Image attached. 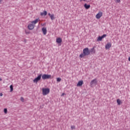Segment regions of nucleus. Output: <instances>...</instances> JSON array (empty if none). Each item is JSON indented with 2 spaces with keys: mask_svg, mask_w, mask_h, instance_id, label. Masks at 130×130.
Instances as JSON below:
<instances>
[{
  "mask_svg": "<svg viewBox=\"0 0 130 130\" xmlns=\"http://www.w3.org/2000/svg\"><path fill=\"white\" fill-rule=\"evenodd\" d=\"M111 47V43H108L106 46H105V48L106 49H109Z\"/></svg>",
  "mask_w": 130,
  "mask_h": 130,
  "instance_id": "nucleus-11",
  "label": "nucleus"
},
{
  "mask_svg": "<svg viewBox=\"0 0 130 130\" xmlns=\"http://www.w3.org/2000/svg\"><path fill=\"white\" fill-rule=\"evenodd\" d=\"M48 16H49V17H50L51 16V14L50 13H48Z\"/></svg>",
  "mask_w": 130,
  "mask_h": 130,
  "instance_id": "nucleus-25",
  "label": "nucleus"
},
{
  "mask_svg": "<svg viewBox=\"0 0 130 130\" xmlns=\"http://www.w3.org/2000/svg\"><path fill=\"white\" fill-rule=\"evenodd\" d=\"M81 1H83L84 2H86V0H81Z\"/></svg>",
  "mask_w": 130,
  "mask_h": 130,
  "instance_id": "nucleus-29",
  "label": "nucleus"
},
{
  "mask_svg": "<svg viewBox=\"0 0 130 130\" xmlns=\"http://www.w3.org/2000/svg\"><path fill=\"white\" fill-rule=\"evenodd\" d=\"M20 100H21V101L22 102H24V98L21 97V98H20Z\"/></svg>",
  "mask_w": 130,
  "mask_h": 130,
  "instance_id": "nucleus-23",
  "label": "nucleus"
},
{
  "mask_svg": "<svg viewBox=\"0 0 130 130\" xmlns=\"http://www.w3.org/2000/svg\"><path fill=\"white\" fill-rule=\"evenodd\" d=\"M71 127L72 129H75V128H76V126H75V125H72Z\"/></svg>",
  "mask_w": 130,
  "mask_h": 130,
  "instance_id": "nucleus-22",
  "label": "nucleus"
},
{
  "mask_svg": "<svg viewBox=\"0 0 130 130\" xmlns=\"http://www.w3.org/2000/svg\"><path fill=\"white\" fill-rule=\"evenodd\" d=\"M0 81H1V78H0Z\"/></svg>",
  "mask_w": 130,
  "mask_h": 130,
  "instance_id": "nucleus-30",
  "label": "nucleus"
},
{
  "mask_svg": "<svg viewBox=\"0 0 130 130\" xmlns=\"http://www.w3.org/2000/svg\"><path fill=\"white\" fill-rule=\"evenodd\" d=\"M89 54H90L89 48H85L83 50V53H81L79 57H80V58H83V57H85L86 55H89Z\"/></svg>",
  "mask_w": 130,
  "mask_h": 130,
  "instance_id": "nucleus-1",
  "label": "nucleus"
},
{
  "mask_svg": "<svg viewBox=\"0 0 130 130\" xmlns=\"http://www.w3.org/2000/svg\"><path fill=\"white\" fill-rule=\"evenodd\" d=\"M1 96H3V93H1Z\"/></svg>",
  "mask_w": 130,
  "mask_h": 130,
  "instance_id": "nucleus-28",
  "label": "nucleus"
},
{
  "mask_svg": "<svg viewBox=\"0 0 130 130\" xmlns=\"http://www.w3.org/2000/svg\"><path fill=\"white\" fill-rule=\"evenodd\" d=\"M50 78H51V75L44 74L42 76V79L43 80H47L48 79H50Z\"/></svg>",
  "mask_w": 130,
  "mask_h": 130,
  "instance_id": "nucleus-4",
  "label": "nucleus"
},
{
  "mask_svg": "<svg viewBox=\"0 0 130 130\" xmlns=\"http://www.w3.org/2000/svg\"><path fill=\"white\" fill-rule=\"evenodd\" d=\"M39 21H40V19L38 18V19H36V20L32 21L31 22V24L32 25H34V26H35V25L36 24H37V23H38V22H39Z\"/></svg>",
  "mask_w": 130,
  "mask_h": 130,
  "instance_id": "nucleus-8",
  "label": "nucleus"
},
{
  "mask_svg": "<svg viewBox=\"0 0 130 130\" xmlns=\"http://www.w3.org/2000/svg\"><path fill=\"white\" fill-rule=\"evenodd\" d=\"M97 83H98V81H97L96 79H93L90 83V86L94 87V86H96Z\"/></svg>",
  "mask_w": 130,
  "mask_h": 130,
  "instance_id": "nucleus-3",
  "label": "nucleus"
},
{
  "mask_svg": "<svg viewBox=\"0 0 130 130\" xmlns=\"http://www.w3.org/2000/svg\"><path fill=\"white\" fill-rule=\"evenodd\" d=\"M42 32L44 34V35H46L47 33V29H46V27H43L42 28Z\"/></svg>",
  "mask_w": 130,
  "mask_h": 130,
  "instance_id": "nucleus-9",
  "label": "nucleus"
},
{
  "mask_svg": "<svg viewBox=\"0 0 130 130\" xmlns=\"http://www.w3.org/2000/svg\"><path fill=\"white\" fill-rule=\"evenodd\" d=\"M117 104H118V105H120V104H121V101H120V100H119V99H118L117 100Z\"/></svg>",
  "mask_w": 130,
  "mask_h": 130,
  "instance_id": "nucleus-16",
  "label": "nucleus"
},
{
  "mask_svg": "<svg viewBox=\"0 0 130 130\" xmlns=\"http://www.w3.org/2000/svg\"><path fill=\"white\" fill-rule=\"evenodd\" d=\"M42 74H40L37 78H36L34 80L33 82L34 83H36V84H37V83H38L39 81H40V80H41V77H42Z\"/></svg>",
  "mask_w": 130,
  "mask_h": 130,
  "instance_id": "nucleus-5",
  "label": "nucleus"
},
{
  "mask_svg": "<svg viewBox=\"0 0 130 130\" xmlns=\"http://www.w3.org/2000/svg\"><path fill=\"white\" fill-rule=\"evenodd\" d=\"M63 95H66V93H62V94H61V96H63Z\"/></svg>",
  "mask_w": 130,
  "mask_h": 130,
  "instance_id": "nucleus-26",
  "label": "nucleus"
},
{
  "mask_svg": "<svg viewBox=\"0 0 130 130\" xmlns=\"http://www.w3.org/2000/svg\"><path fill=\"white\" fill-rule=\"evenodd\" d=\"M115 3H120V0H116V1H115Z\"/></svg>",
  "mask_w": 130,
  "mask_h": 130,
  "instance_id": "nucleus-24",
  "label": "nucleus"
},
{
  "mask_svg": "<svg viewBox=\"0 0 130 130\" xmlns=\"http://www.w3.org/2000/svg\"><path fill=\"white\" fill-rule=\"evenodd\" d=\"M28 28L29 30H33L34 29V25H33L32 23L28 25Z\"/></svg>",
  "mask_w": 130,
  "mask_h": 130,
  "instance_id": "nucleus-12",
  "label": "nucleus"
},
{
  "mask_svg": "<svg viewBox=\"0 0 130 130\" xmlns=\"http://www.w3.org/2000/svg\"><path fill=\"white\" fill-rule=\"evenodd\" d=\"M84 8H85V9H86V10H88V9H90V5H87V4H84Z\"/></svg>",
  "mask_w": 130,
  "mask_h": 130,
  "instance_id": "nucleus-15",
  "label": "nucleus"
},
{
  "mask_svg": "<svg viewBox=\"0 0 130 130\" xmlns=\"http://www.w3.org/2000/svg\"><path fill=\"white\" fill-rule=\"evenodd\" d=\"M4 113H5V114H7V113H8V109H7V108H5L4 110Z\"/></svg>",
  "mask_w": 130,
  "mask_h": 130,
  "instance_id": "nucleus-21",
  "label": "nucleus"
},
{
  "mask_svg": "<svg viewBox=\"0 0 130 130\" xmlns=\"http://www.w3.org/2000/svg\"><path fill=\"white\" fill-rule=\"evenodd\" d=\"M60 81H61V78H60L59 77L56 78V81L58 83H59V82H60Z\"/></svg>",
  "mask_w": 130,
  "mask_h": 130,
  "instance_id": "nucleus-19",
  "label": "nucleus"
},
{
  "mask_svg": "<svg viewBox=\"0 0 130 130\" xmlns=\"http://www.w3.org/2000/svg\"><path fill=\"white\" fill-rule=\"evenodd\" d=\"M62 41V40H61V38H58L56 39V42H57V43H61Z\"/></svg>",
  "mask_w": 130,
  "mask_h": 130,
  "instance_id": "nucleus-13",
  "label": "nucleus"
},
{
  "mask_svg": "<svg viewBox=\"0 0 130 130\" xmlns=\"http://www.w3.org/2000/svg\"><path fill=\"white\" fill-rule=\"evenodd\" d=\"M106 36H107V35L105 34L103 35L101 37L99 36L97 39V41H102V39H103V38H105V37H106Z\"/></svg>",
  "mask_w": 130,
  "mask_h": 130,
  "instance_id": "nucleus-6",
  "label": "nucleus"
},
{
  "mask_svg": "<svg viewBox=\"0 0 130 130\" xmlns=\"http://www.w3.org/2000/svg\"><path fill=\"white\" fill-rule=\"evenodd\" d=\"M47 15V11H44L43 12L41 13V16H46Z\"/></svg>",
  "mask_w": 130,
  "mask_h": 130,
  "instance_id": "nucleus-14",
  "label": "nucleus"
},
{
  "mask_svg": "<svg viewBox=\"0 0 130 130\" xmlns=\"http://www.w3.org/2000/svg\"><path fill=\"white\" fill-rule=\"evenodd\" d=\"M103 15V13L101 12H99L95 16L96 19H100V17Z\"/></svg>",
  "mask_w": 130,
  "mask_h": 130,
  "instance_id": "nucleus-7",
  "label": "nucleus"
},
{
  "mask_svg": "<svg viewBox=\"0 0 130 130\" xmlns=\"http://www.w3.org/2000/svg\"><path fill=\"white\" fill-rule=\"evenodd\" d=\"M51 20H54V14H51V16H50Z\"/></svg>",
  "mask_w": 130,
  "mask_h": 130,
  "instance_id": "nucleus-18",
  "label": "nucleus"
},
{
  "mask_svg": "<svg viewBox=\"0 0 130 130\" xmlns=\"http://www.w3.org/2000/svg\"><path fill=\"white\" fill-rule=\"evenodd\" d=\"M128 60H129V61H130V57L128 58Z\"/></svg>",
  "mask_w": 130,
  "mask_h": 130,
  "instance_id": "nucleus-27",
  "label": "nucleus"
},
{
  "mask_svg": "<svg viewBox=\"0 0 130 130\" xmlns=\"http://www.w3.org/2000/svg\"><path fill=\"white\" fill-rule=\"evenodd\" d=\"M83 84H84V81H83V80L79 81L78 83L77 84V86L80 87L82 86Z\"/></svg>",
  "mask_w": 130,
  "mask_h": 130,
  "instance_id": "nucleus-10",
  "label": "nucleus"
},
{
  "mask_svg": "<svg viewBox=\"0 0 130 130\" xmlns=\"http://www.w3.org/2000/svg\"><path fill=\"white\" fill-rule=\"evenodd\" d=\"M42 92H43V95L44 96H45L46 95H47L48 94H49V92H50V89L49 88H42Z\"/></svg>",
  "mask_w": 130,
  "mask_h": 130,
  "instance_id": "nucleus-2",
  "label": "nucleus"
},
{
  "mask_svg": "<svg viewBox=\"0 0 130 130\" xmlns=\"http://www.w3.org/2000/svg\"><path fill=\"white\" fill-rule=\"evenodd\" d=\"M90 52H91V53H95V49L94 47L91 49Z\"/></svg>",
  "mask_w": 130,
  "mask_h": 130,
  "instance_id": "nucleus-17",
  "label": "nucleus"
},
{
  "mask_svg": "<svg viewBox=\"0 0 130 130\" xmlns=\"http://www.w3.org/2000/svg\"><path fill=\"white\" fill-rule=\"evenodd\" d=\"M10 92H13L14 88H13V85H11L10 86Z\"/></svg>",
  "mask_w": 130,
  "mask_h": 130,
  "instance_id": "nucleus-20",
  "label": "nucleus"
}]
</instances>
